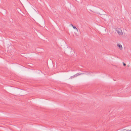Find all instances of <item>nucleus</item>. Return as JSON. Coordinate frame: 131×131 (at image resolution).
Here are the masks:
<instances>
[{"label":"nucleus","mask_w":131,"mask_h":131,"mask_svg":"<svg viewBox=\"0 0 131 131\" xmlns=\"http://www.w3.org/2000/svg\"><path fill=\"white\" fill-rule=\"evenodd\" d=\"M117 32L119 35H122L123 33L121 30L119 29L118 30H116Z\"/></svg>","instance_id":"nucleus-1"},{"label":"nucleus","mask_w":131,"mask_h":131,"mask_svg":"<svg viewBox=\"0 0 131 131\" xmlns=\"http://www.w3.org/2000/svg\"><path fill=\"white\" fill-rule=\"evenodd\" d=\"M117 47H118L119 48V49L121 50H122L123 49L122 47V45H119V44L117 45Z\"/></svg>","instance_id":"nucleus-2"},{"label":"nucleus","mask_w":131,"mask_h":131,"mask_svg":"<svg viewBox=\"0 0 131 131\" xmlns=\"http://www.w3.org/2000/svg\"><path fill=\"white\" fill-rule=\"evenodd\" d=\"M77 76L76 75V74H75L74 75H73V76H71L70 78V79H72L73 78H74L75 77H77Z\"/></svg>","instance_id":"nucleus-3"},{"label":"nucleus","mask_w":131,"mask_h":131,"mask_svg":"<svg viewBox=\"0 0 131 131\" xmlns=\"http://www.w3.org/2000/svg\"><path fill=\"white\" fill-rule=\"evenodd\" d=\"M83 74V73H81L79 72V73H77V74H76V75H77V76L79 75H80L82 74Z\"/></svg>","instance_id":"nucleus-4"},{"label":"nucleus","mask_w":131,"mask_h":131,"mask_svg":"<svg viewBox=\"0 0 131 131\" xmlns=\"http://www.w3.org/2000/svg\"><path fill=\"white\" fill-rule=\"evenodd\" d=\"M72 27H73V28L76 30H77L78 31V29H77V27L75 26H72Z\"/></svg>","instance_id":"nucleus-5"},{"label":"nucleus","mask_w":131,"mask_h":131,"mask_svg":"<svg viewBox=\"0 0 131 131\" xmlns=\"http://www.w3.org/2000/svg\"><path fill=\"white\" fill-rule=\"evenodd\" d=\"M123 65L124 66H125L126 65V64L124 62L123 63Z\"/></svg>","instance_id":"nucleus-6"},{"label":"nucleus","mask_w":131,"mask_h":131,"mask_svg":"<svg viewBox=\"0 0 131 131\" xmlns=\"http://www.w3.org/2000/svg\"><path fill=\"white\" fill-rule=\"evenodd\" d=\"M126 131H131V130H126Z\"/></svg>","instance_id":"nucleus-7"},{"label":"nucleus","mask_w":131,"mask_h":131,"mask_svg":"<svg viewBox=\"0 0 131 131\" xmlns=\"http://www.w3.org/2000/svg\"><path fill=\"white\" fill-rule=\"evenodd\" d=\"M71 25L72 26H73L71 24Z\"/></svg>","instance_id":"nucleus-8"},{"label":"nucleus","mask_w":131,"mask_h":131,"mask_svg":"<svg viewBox=\"0 0 131 131\" xmlns=\"http://www.w3.org/2000/svg\"><path fill=\"white\" fill-rule=\"evenodd\" d=\"M105 31H106V29H105Z\"/></svg>","instance_id":"nucleus-9"}]
</instances>
